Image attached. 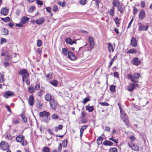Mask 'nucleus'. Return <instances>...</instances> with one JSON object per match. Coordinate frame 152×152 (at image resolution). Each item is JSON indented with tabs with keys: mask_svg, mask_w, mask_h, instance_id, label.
Instances as JSON below:
<instances>
[{
	"mask_svg": "<svg viewBox=\"0 0 152 152\" xmlns=\"http://www.w3.org/2000/svg\"><path fill=\"white\" fill-rule=\"evenodd\" d=\"M43 152H49V149L48 147H44L42 149Z\"/></svg>",
	"mask_w": 152,
	"mask_h": 152,
	"instance_id": "obj_45",
	"label": "nucleus"
},
{
	"mask_svg": "<svg viewBox=\"0 0 152 152\" xmlns=\"http://www.w3.org/2000/svg\"><path fill=\"white\" fill-rule=\"evenodd\" d=\"M7 52V51L6 50H3L2 51L1 53V56H5V54Z\"/></svg>",
	"mask_w": 152,
	"mask_h": 152,
	"instance_id": "obj_54",
	"label": "nucleus"
},
{
	"mask_svg": "<svg viewBox=\"0 0 152 152\" xmlns=\"http://www.w3.org/2000/svg\"><path fill=\"white\" fill-rule=\"evenodd\" d=\"M68 58L72 60H75L76 58L74 54L71 51L68 52Z\"/></svg>",
	"mask_w": 152,
	"mask_h": 152,
	"instance_id": "obj_12",
	"label": "nucleus"
},
{
	"mask_svg": "<svg viewBox=\"0 0 152 152\" xmlns=\"http://www.w3.org/2000/svg\"><path fill=\"white\" fill-rule=\"evenodd\" d=\"M4 75L2 74H0V83H2L4 81Z\"/></svg>",
	"mask_w": 152,
	"mask_h": 152,
	"instance_id": "obj_46",
	"label": "nucleus"
},
{
	"mask_svg": "<svg viewBox=\"0 0 152 152\" xmlns=\"http://www.w3.org/2000/svg\"><path fill=\"white\" fill-rule=\"evenodd\" d=\"M58 9V6L56 5H55L53 8V10L54 12H56Z\"/></svg>",
	"mask_w": 152,
	"mask_h": 152,
	"instance_id": "obj_61",
	"label": "nucleus"
},
{
	"mask_svg": "<svg viewBox=\"0 0 152 152\" xmlns=\"http://www.w3.org/2000/svg\"><path fill=\"white\" fill-rule=\"evenodd\" d=\"M51 108L53 110H55L57 107L58 104L54 99H52L49 102Z\"/></svg>",
	"mask_w": 152,
	"mask_h": 152,
	"instance_id": "obj_5",
	"label": "nucleus"
},
{
	"mask_svg": "<svg viewBox=\"0 0 152 152\" xmlns=\"http://www.w3.org/2000/svg\"><path fill=\"white\" fill-rule=\"evenodd\" d=\"M81 121L82 123H85L87 122L86 118H81Z\"/></svg>",
	"mask_w": 152,
	"mask_h": 152,
	"instance_id": "obj_58",
	"label": "nucleus"
},
{
	"mask_svg": "<svg viewBox=\"0 0 152 152\" xmlns=\"http://www.w3.org/2000/svg\"><path fill=\"white\" fill-rule=\"evenodd\" d=\"M62 53L65 56H66L68 54V50L66 48H63L62 49Z\"/></svg>",
	"mask_w": 152,
	"mask_h": 152,
	"instance_id": "obj_39",
	"label": "nucleus"
},
{
	"mask_svg": "<svg viewBox=\"0 0 152 152\" xmlns=\"http://www.w3.org/2000/svg\"><path fill=\"white\" fill-rule=\"evenodd\" d=\"M9 147L8 144L5 142L2 141L0 143V148L4 151L7 150Z\"/></svg>",
	"mask_w": 152,
	"mask_h": 152,
	"instance_id": "obj_4",
	"label": "nucleus"
},
{
	"mask_svg": "<svg viewBox=\"0 0 152 152\" xmlns=\"http://www.w3.org/2000/svg\"><path fill=\"white\" fill-rule=\"evenodd\" d=\"M129 139L131 141H134L136 139V138L134 136H131L129 137Z\"/></svg>",
	"mask_w": 152,
	"mask_h": 152,
	"instance_id": "obj_59",
	"label": "nucleus"
},
{
	"mask_svg": "<svg viewBox=\"0 0 152 152\" xmlns=\"http://www.w3.org/2000/svg\"><path fill=\"white\" fill-rule=\"evenodd\" d=\"M114 21L116 24L118 25L119 24V20L117 18H116L114 19Z\"/></svg>",
	"mask_w": 152,
	"mask_h": 152,
	"instance_id": "obj_56",
	"label": "nucleus"
},
{
	"mask_svg": "<svg viewBox=\"0 0 152 152\" xmlns=\"http://www.w3.org/2000/svg\"><path fill=\"white\" fill-rule=\"evenodd\" d=\"M127 77L128 79L131 80L134 84H136L138 82V79L140 77V74L135 73L132 75L130 73L127 75Z\"/></svg>",
	"mask_w": 152,
	"mask_h": 152,
	"instance_id": "obj_1",
	"label": "nucleus"
},
{
	"mask_svg": "<svg viewBox=\"0 0 152 152\" xmlns=\"http://www.w3.org/2000/svg\"><path fill=\"white\" fill-rule=\"evenodd\" d=\"M117 58L116 56H115L113 57V58L111 60L108 65V67L109 68H110L111 66L115 60H116Z\"/></svg>",
	"mask_w": 152,
	"mask_h": 152,
	"instance_id": "obj_26",
	"label": "nucleus"
},
{
	"mask_svg": "<svg viewBox=\"0 0 152 152\" xmlns=\"http://www.w3.org/2000/svg\"><path fill=\"white\" fill-rule=\"evenodd\" d=\"M87 126V125H84L81 127L80 130V138L82 137L84 130L86 129Z\"/></svg>",
	"mask_w": 152,
	"mask_h": 152,
	"instance_id": "obj_19",
	"label": "nucleus"
},
{
	"mask_svg": "<svg viewBox=\"0 0 152 152\" xmlns=\"http://www.w3.org/2000/svg\"><path fill=\"white\" fill-rule=\"evenodd\" d=\"M7 40L5 39L4 38H1V44H2L3 43H5L6 42Z\"/></svg>",
	"mask_w": 152,
	"mask_h": 152,
	"instance_id": "obj_44",
	"label": "nucleus"
},
{
	"mask_svg": "<svg viewBox=\"0 0 152 152\" xmlns=\"http://www.w3.org/2000/svg\"><path fill=\"white\" fill-rule=\"evenodd\" d=\"M138 30L140 31H147L148 28V25H144L142 24L141 23H138Z\"/></svg>",
	"mask_w": 152,
	"mask_h": 152,
	"instance_id": "obj_7",
	"label": "nucleus"
},
{
	"mask_svg": "<svg viewBox=\"0 0 152 152\" xmlns=\"http://www.w3.org/2000/svg\"><path fill=\"white\" fill-rule=\"evenodd\" d=\"M12 123L14 125L18 124L19 123V119H17L15 120H12Z\"/></svg>",
	"mask_w": 152,
	"mask_h": 152,
	"instance_id": "obj_42",
	"label": "nucleus"
},
{
	"mask_svg": "<svg viewBox=\"0 0 152 152\" xmlns=\"http://www.w3.org/2000/svg\"><path fill=\"white\" fill-rule=\"evenodd\" d=\"M14 95V93L13 92L8 91H6L4 95V96L5 98H8L9 97L13 96Z\"/></svg>",
	"mask_w": 152,
	"mask_h": 152,
	"instance_id": "obj_9",
	"label": "nucleus"
},
{
	"mask_svg": "<svg viewBox=\"0 0 152 152\" xmlns=\"http://www.w3.org/2000/svg\"><path fill=\"white\" fill-rule=\"evenodd\" d=\"M135 87V84L133 83H130L127 86V90L129 91H132Z\"/></svg>",
	"mask_w": 152,
	"mask_h": 152,
	"instance_id": "obj_16",
	"label": "nucleus"
},
{
	"mask_svg": "<svg viewBox=\"0 0 152 152\" xmlns=\"http://www.w3.org/2000/svg\"><path fill=\"white\" fill-rule=\"evenodd\" d=\"M11 58V57L9 55H7L6 56L5 58V59L6 61H9L10 60Z\"/></svg>",
	"mask_w": 152,
	"mask_h": 152,
	"instance_id": "obj_47",
	"label": "nucleus"
},
{
	"mask_svg": "<svg viewBox=\"0 0 152 152\" xmlns=\"http://www.w3.org/2000/svg\"><path fill=\"white\" fill-rule=\"evenodd\" d=\"M44 92V91L43 90L40 89L39 92L38 93V95L39 96H41Z\"/></svg>",
	"mask_w": 152,
	"mask_h": 152,
	"instance_id": "obj_51",
	"label": "nucleus"
},
{
	"mask_svg": "<svg viewBox=\"0 0 152 152\" xmlns=\"http://www.w3.org/2000/svg\"><path fill=\"white\" fill-rule=\"evenodd\" d=\"M88 41L90 43V49H92L94 45V43L93 38L91 37H88Z\"/></svg>",
	"mask_w": 152,
	"mask_h": 152,
	"instance_id": "obj_10",
	"label": "nucleus"
},
{
	"mask_svg": "<svg viewBox=\"0 0 152 152\" xmlns=\"http://www.w3.org/2000/svg\"><path fill=\"white\" fill-rule=\"evenodd\" d=\"M1 20L5 22H7L10 21V18L9 17H7L5 18H1Z\"/></svg>",
	"mask_w": 152,
	"mask_h": 152,
	"instance_id": "obj_36",
	"label": "nucleus"
},
{
	"mask_svg": "<svg viewBox=\"0 0 152 152\" xmlns=\"http://www.w3.org/2000/svg\"><path fill=\"white\" fill-rule=\"evenodd\" d=\"M129 146L131 148L132 150L135 151H138L139 150V147L136 144H135L133 143L130 144L128 143Z\"/></svg>",
	"mask_w": 152,
	"mask_h": 152,
	"instance_id": "obj_8",
	"label": "nucleus"
},
{
	"mask_svg": "<svg viewBox=\"0 0 152 152\" xmlns=\"http://www.w3.org/2000/svg\"><path fill=\"white\" fill-rule=\"evenodd\" d=\"M103 138L101 137H99L97 139V142L98 144H100L102 143Z\"/></svg>",
	"mask_w": 152,
	"mask_h": 152,
	"instance_id": "obj_34",
	"label": "nucleus"
},
{
	"mask_svg": "<svg viewBox=\"0 0 152 152\" xmlns=\"http://www.w3.org/2000/svg\"><path fill=\"white\" fill-rule=\"evenodd\" d=\"M117 149L116 148H111L109 150L110 152H117Z\"/></svg>",
	"mask_w": 152,
	"mask_h": 152,
	"instance_id": "obj_41",
	"label": "nucleus"
},
{
	"mask_svg": "<svg viewBox=\"0 0 152 152\" xmlns=\"http://www.w3.org/2000/svg\"><path fill=\"white\" fill-rule=\"evenodd\" d=\"M110 91L114 92L115 91V86L113 85L111 86L110 87Z\"/></svg>",
	"mask_w": 152,
	"mask_h": 152,
	"instance_id": "obj_43",
	"label": "nucleus"
},
{
	"mask_svg": "<svg viewBox=\"0 0 152 152\" xmlns=\"http://www.w3.org/2000/svg\"><path fill=\"white\" fill-rule=\"evenodd\" d=\"M121 4L118 0H114L113 1V7H117L118 5Z\"/></svg>",
	"mask_w": 152,
	"mask_h": 152,
	"instance_id": "obj_30",
	"label": "nucleus"
},
{
	"mask_svg": "<svg viewBox=\"0 0 152 152\" xmlns=\"http://www.w3.org/2000/svg\"><path fill=\"white\" fill-rule=\"evenodd\" d=\"M108 50L110 52H111V51L113 52L114 50V49L113 48V46L110 43H108Z\"/></svg>",
	"mask_w": 152,
	"mask_h": 152,
	"instance_id": "obj_25",
	"label": "nucleus"
},
{
	"mask_svg": "<svg viewBox=\"0 0 152 152\" xmlns=\"http://www.w3.org/2000/svg\"><path fill=\"white\" fill-rule=\"evenodd\" d=\"M28 91L30 93L32 94L34 91V88L32 87H30L28 88Z\"/></svg>",
	"mask_w": 152,
	"mask_h": 152,
	"instance_id": "obj_37",
	"label": "nucleus"
},
{
	"mask_svg": "<svg viewBox=\"0 0 152 152\" xmlns=\"http://www.w3.org/2000/svg\"><path fill=\"white\" fill-rule=\"evenodd\" d=\"M36 106L38 109H40L42 107V105L41 104V101L38 100L36 102Z\"/></svg>",
	"mask_w": 152,
	"mask_h": 152,
	"instance_id": "obj_32",
	"label": "nucleus"
},
{
	"mask_svg": "<svg viewBox=\"0 0 152 152\" xmlns=\"http://www.w3.org/2000/svg\"><path fill=\"white\" fill-rule=\"evenodd\" d=\"M21 117L23 121L25 123H26L27 120V117L25 115H21Z\"/></svg>",
	"mask_w": 152,
	"mask_h": 152,
	"instance_id": "obj_38",
	"label": "nucleus"
},
{
	"mask_svg": "<svg viewBox=\"0 0 152 152\" xmlns=\"http://www.w3.org/2000/svg\"><path fill=\"white\" fill-rule=\"evenodd\" d=\"M58 4L59 5L63 7L65 6L66 3L65 1H64L63 2H62L61 1H59L58 2Z\"/></svg>",
	"mask_w": 152,
	"mask_h": 152,
	"instance_id": "obj_57",
	"label": "nucleus"
},
{
	"mask_svg": "<svg viewBox=\"0 0 152 152\" xmlns=\"http://www.w3.org/2000/svg\"><path fill=\"white\" fill-rule=\"evenodd\" d=\"M130 43L132 46L134 47H135L137 46V41L135 37H132Z\"/></svg>",
	"mask_w": 152,
	"mask_h": 152,
	"instance_id": "obj_13",
	"label": "nucleus"
},
{
	"mask_svg": "<svg viewBox=\"0 0 152 152\" xmlns=\"http://www.w3.org/2000/svg\"><path fill=\"white\" fill-rule=\"evenodd\" d=\"M145 12L144 10H142L140 11L139 15V17L140 20H142L145 17Z\"/></svg>",
	"mask_w": 152,
	"mask_h": 152,
	"instance_id": "obj_20",
	"label": "nucleus"
},
{
	"mask_svg": "<svg viewBox=\"0 0 152 152\" xmlns=\"http://www.w3.org/2000/svg\"><path fill=\"white\" fill-rule=\"evenodd\" d=\"M45 98L46 101H49L53 99L52 98V96L50 94H48L45 96Z\"/></svg>",
	"mask_w": 152,
	"mask_h": 152,
	"instance_id": "obj_23",
	"label": "nucleus"
},
{
	"mask_svg": "<svg viewBox=\"0 0 152 152\" xmlns=\"http://www.w3.org/2000/svg\"><path fill=\"white\" fill-rule=\"evenodd\" d=\"M132 63L133 65L137 66L140 64V62L138 58L135 57L132 61Z\"/></svg>",
	"mask_w": 152,
	"mask_h": 152,
	"instance_id": "obj_11",
	"label": "nucleus"
},
{
	"mask_svg": "<svg viewBox=\"0 0 152 152\" xmlns=\"http://www.w3.org/2000/svg\"><path fill=\"white\" fill-rule=\"evenodd\" d=\"M1 15L6 16L7 15L9 12V10L6 7L2 9L1 11Z\"/></svg>",
	"mask_w": 152,
	"mask_h": 152,
	"instance_id": "obj_14",
	"label": "nucleus"
},
{
	"mask_svg": "<svg viewBox=\"0 0 152 152\" xmlns=\"http://www.w3.org/2000/svg\"><path fill=\"white\" fill-rule=\"evenodd\" d=\"M29 19V18L24 16L22 17L21 20V22L23 24H25Z\"/></svg>",
	"mask_w": 152,
	"mask_h": 152,
	"instance_id": "obj_18",
	"label": "nucleus"
},
{
	"mask_svg": "<svg viewBox=\"0 0 152 152\" xmlns=\"http://www.w3.org/2000/svg\"><path fill=\"white\" fill-rule=\"evenodd\" d=\"M50 115V113L46 111H44L41 112L39 113V116L40 117H43L45 116L48 117V116Z\"/></svg>",
	"mask_w": 152,
	"mask_h": 152,
	"instance_id": "obj_17",
	"label": "nucleus"
},
{
	"mask_svg": "<svg viewBox=\"0 0 152 152\" xmlns=\"http://www.w3.org/2000/svg\"><path fill=\"white\" fill-rule=\"evenodd\" d=\"M59 146L58 149H56L53 150V152H60L61 150V144L59 143Z\"/></svg>",
	"mask_w": 152,
	"mask_h": 152,
	"instance_id": "obj_31",
	"label": "nucleus"
},
{
	"mask_svg": "<svg viewBox=\"0 0 152 152\" xmlns=\"http://www.w3.org/2000/svg\"><path fill=\"white\" fill-rule=\"evenodd\" d=\"M50 82L51 84L55 87L57 86L58 83V81L56 80H53Z\"/></svg>",
	"mask_w": 152,
	"mask_h": 152,
	"instance_id": "obj_28",
	"label": "nucleus"
},
{
	"mask_svg": "<svg viewBox=\"0 0 152 152\" xmlns=\"http://www.w3.org/2000/svg\"><path fill=\"white\" fill-rule=\"evenodd\" d=\"M8 34V31L7 28H4L2 30V34L4 35H7Z\"/></svg>",
	"mask_w": 152,
	"mask_h": 152,
	"instance_id": "obj_29",
	"label": "nucleus"
},
{
	"mask_svg": "<svg viewBox=\"0 0 152 152\" xmlns=\"http://www.w3.org/2000/svg\"><path fill=\"white\" fill-rule=\"evenodd\" d=\"M99 104L102 105V106H108L109 105V104H108V103H107V102H100V103H99Z\"/></svg>",
	"mask_w": 152,
	"mask_h": 152,
	"instance_id": "obj_55",
	"label": "nucleus"
},
{
	"mask_svg": "<svg viewBox=\"0 0 152 152\" xmlns=\"http://www.w3.org/2000/svg\"><path fill=\"white\" fill-rule=\"evenodd\" d=\"M89 100V99L88 98H86L84 99V100L83 101V103L84 104H85Z\"/></svg>",
	"mask_w": 152,
	"mask_h": 152,
	"instance_id": "obj_60",
	"label": "nucleus"
},
{
	"mask_svg": "<svg viewBox=\"0 0 152 152\" xmlns=\"http://www.w3.org/2000/svg\"><path fill=\"white\" fill-rule=\"evenodd\" d=\"M103 144L105 145L111 146L113 145V143L108 140H106L103 142Z\"/></svg>",
	"mask_w": 152,
	"mask_h": 152,
	"instance_id": "obj_27",
	"label": "nucleus"
},
{
	"mask_svg": "<svg viewBox=\"0 0 152 152\" xmlns=\"http://www.w3.org/2000/svg\"><path fill=\"white\" fill-rule=\"evenodd\" d=\"M36 2L39 5L41 6L43 4V2L40 0H36Z\"/></svg>",
	"mask_w": 152,
	"mask_h": 152,
	"instance_id": "obj_49",
	"label": "nucleus"
},
{
	"mask_svg": "<svg viewBox=\"0 0 152 152\" xmlns=\"http://www.w3.org/2000/svg\"><path fill=\"white\" fill-rule=\"evenodd\" d=\"M34 99L33 96L32 95L30 96L28 101L30 105L31 106H33L34 103Z\"/></svg>",
	"mask_w": 152,
	"mask_h": 152,
	"instance_id": "obj_15",
	"label": "nucleus"
},
{
	"mask_svg": "<svg viewBox=\"0 0 152 152\" xmlns=\"http://www.w3.org/2000/svg\"><path fill=\"white\" fill-rule=\"evenodd\" d=\"M87 3V0H80V3L82 5H84Z\"/></svg>",
	"mask_w": 152,
	"mask_h": 152,
	"instance_id": "obj_52",
	"label": "nucleus"
},
{
	"mask_svg": "<svg viewBox=\"0 0 152 152\" xmlns=\"http://www.w3.org/2000/svg\"><path fill=\"white\" fill-rule=\"evenodd\" d=\"M51 118L53 119H56L58 118V116L56 114H54L52 115Z\"/></svg>",
	"mask_w": 152,
	"mask_h": 152,
	"instance_id": "obj_53",
	"label": "nucleus"
},
{
	"mask_svg": "<svg viewBox=\"0 0 152 152\" xmlns=\"http://www.w3.org/2000/svg\"><path fill=\"white\" fill-rule=\"evenodd\" d=\"M136 53V50L134 49H130L127 51V53Z\"/></svg>",
	"mask_w": 152,
	"mask_h": 152,
	"instance_id": "obj_35",
	"label": "nucleus"
},
{
	"mask_svg": "<svg viewBox=\"0 0 152 152\" xmlns=\"http://www.w3.org/2000/svg\"><path fill=\"white\" fill-rule=\"evenodd\" d=\"M114 8L113 7L112 8L110 9V11H108V12L109 13L110 15L112 16H113L114 15Z\"/></svg>",
	"mask_w": 152,
	"mask_h": 152,
	"instance_id": "obj_33",
	"label": "nucleus"
},
{
	"mask_svg": "<svg viewBox=\"0 0 152 152\" xmlns=\"http://www.w3.org/2000/svg\"><path fill=\"white\" fill-rule=\"evenodd\" d=\"M119 108L121 114V117L123 121L125 123L126 125L128 127L129 124L128 121V116L123 109H121L120 107H119Z\"/></svg>",
	"mask_w": 152,
	"mask_h": 152,
	"instance_id": "obj_2",
	"label": "nucleus"
},
{
	"mask_svg": "<svg viewBox=\"0 0 152 152\" xmlns=\"http://www.w3.org/2000/svg\"><path fill=\"white\" fill-rule=\"evenodd\" d=\"M118 10L121 13H122L124 12V7L123 4L121 3L119 4L117 7Z\"/></svg>",
	"mask_w": 152,
	"mask_h": 152,
	"instance_id": "obj_21",
	"label": "nucleus"
},
{
	"mask_svg": "<svg viewBox=\"0 0 152 152\" xmlns=\"http://www.w3.org/2000/svg\"><path fill=\"white\" fill-rule=\"evenodd\" d=\"M16 140L18 142H21V144L23 146L26 145L27 144L26 140L24 138V137L22 135H19L17 137Z\"/></svg>",
	"mask_w": 152,
	"mask_h": 152,
	"instance_id": "obj_3",
	"label": "nucleus"
},
{
	"mask_svg": "<svg viewBox=\"0 0 152 152\" xmlns=\"http://www.w3.org/2000/svg\"><path fill=\"white\" fill-rule=\"evenodd\" d=\"M35 88L36 90H38L40 88V85L37 84L35 86Z\"/></svg>",
	"mask_w": 152,
	"mask_h": 152,
	"instance_id": "obj_64",
	"label": "nucleus"
},
{
	"mask_svg": "<svg viewBox=\"0 0 152 152\" xmlns=\"http://www.w3.org/2000/svg\"><path fill=\"white\" fill-rule=\"evenodd\" d=\"M19 74L22 77L25 78H28L29 76L28 73L27 72V70L25 69L20 70Z\"/></svg>",
	"mask_w": 152,
	"mask_h": 152,
	"instance_id": "obj_6",
	"label": "nucleus"
},
{
	"mask_svg": "<svg viewBox=\"0 0 152 152\" xmlns=\"http://www.w3.org/2000/svg\"><path fill=\"white\" fill-rule=\"evenodd\" d=\"M104 130L107 132H110V129L109 127L108 126H106L105 127Z\"/></svg>",
	"mask_w": 152,
	"mask_h": 152,
	"instance_id": "obj_63",
	"label": "nucleus"
},
{
	"mask_svg": "<svg viewBox=\"0 0 152 152\" xmlns=\"http://www.w3.org/2000/svg\"><path fill=\"white\" fill-rule=\"evenodd\" d=\"M71 39L70 38H67L65 39V41L67 43L70 44L71 42Z\"/></svg>",
	"mask_w": 152,
	"mask_h": 152,
	"instance_id": "obj_50",
	"label": "nucleus"
},
{
	"mask_svg": "<svg viewBox=\"0 0 152 152\" xmlns=\"http://www.w3.org/2000/svg\"><path fill=\"white\" fill-rule=\"evenodd\" d=\"M141 6L142 8H144L145 7V4L144 1L141 2Z\"/></svg>",
	"mask_w": 152,
	"mask_h": 152,
	"instance_id": "obj_62",
	"label": "nucleus"
},
{
	"mask_svg": "<svg viewBox=\"0 0 152 152\" xmlns=\"http://www.w3.org/2000/svg\"><path fill=\"white\" fill-rule=\"evenodd\" d=\"M42 42L41 40L38 39L37 43V45L38 47H40L42 45Z\"/></svg>",
	"mask_w": 152,
	"mask_h": 152,
	"instance_id": "obj_48",
	"label": "nucleus"
},
{
	"mask_svg": "<svg viewBox=\"0 0 152 152\" xmlns=\"http://www.w3.org/2000/svg\"><path fill=\"white\" fill-rule=\"evenodd\" d=\"M86 110H88L89 112H92L94 109V107L93 106H87L86 107Z\"/></svg>",
	"mask_w": 152,
	"mask_h": 152,
	"instance_id": "obj_24",
	"label": "nucleus"
},
{
	"mask_svg": "<svg viewBox=\"0 0 152 152\" xmlns=\"http://www.w3.org/2000/svg\"><path fill=\"white\" fill-rule=\"evenodd\" d=\"M45 21V20L42 18L36 20L35 22L37 24L40 25L43 23Z\"/></svg>",
	"mask_w": 152,
	"mask_h": 152,
	"instance_id": "obj_22",
	"label": "nucleus"
},
{
	"mask_svg": "<svg viewBox=\"0 0 152 152\" xmlns=\"http://www.w3.org/2000/svg\"><path fill=\"white\" fill-rule=\"evenodd\" d=\"M67 141L66 140H64L62 142V144L64 147H66L67 146Z\"/></svg>",
	"mask_w": 152,
	"mask_h": 152,
	"instance_id": "obj_40",
	"label": "nucleus"
}]
</instances>
